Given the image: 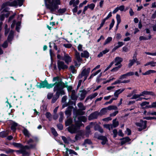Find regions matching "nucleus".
I'll list each match as a JSON object with an SVG mask.
<instances>
[{
  "instance_id": "nucleus-54",
  "label": "nucleus",
  "mask_w": 156,
  "mask_h": 156,
  "mask_svg": "<svg viewBox=\"0 0 156 156\" xmlns=\"http://www.w3.org/2000/svg\"><path fill=\"white\" fill-rule=\"evenodd\" d=\"M7 25H6L5 27V36H6L7 35L9 31V29L7 28Z\"/></svg>"
},
{
  "instance_id": "nucleus-17",
  "label": "nucleus",
  "mask_w": 156,
  "mask_h": 156,
  "mask_svg": "<svg viewBox=\"0 0 156 156\" xmlns=\"http://www.w3.org/2000/svg\"><path fill=\"white\" fill-rule=\"evenodd\" d=\"M125 90V88H123L122 89H120L116 90L114 94V96L115 97V98H117V99L119 95L124 90Z\"/></svg>"
},
{
  "instance_id": "nucleus-2",
  "label": "nucleus",
  "mask_w": 156,
  "mask_h": 156,
  "mask_svg": "<svg viewBox=\"0 0 156 156\" xmlns=\"http://www.w3.org/2000/svg\"><path fill=\"white\" fill-rule=\"evenodd\" d=\"M62 85L58 86V85H56L54 87L53 91L54 92H56L55 96L52 98V103H55L58 98L59 97L60 95H64L65 94V92L63 90L61 89V87H62Z\"/></svg>"
},
{
  "instance_id": "nucleus-32",
  "label": "nucleus",
  "mask_w": 156,
  "mask_h": 156,
  "mask_svg": "<svg viewBox=\"0 0 156 156\" xmlns=\"http://www.w3.org/2000/svg\"><path fill=\"white\" fill-rule=\"evenodd\" d=\"M130 140V139L128 137H126L123 138L121 142L122 144H124L125 143L129 142Z\"/></svg>"
},
{
  "instance_id": "nucleus-61",
  "label": "nucleus",
  "mask_w": 156,
  "mask_h": 156,
  "mask_svg": "<svg viewBox=\"0 0 156 156\" xmlns=\"http://www.w3.org/2000/svg\"><path fill=\"white\" fill-rule=\"evenodd\" d=\"M20 23L19 22H17L16 23V30L18 32L19 31L20 27H19V26H20Z\"/></svg>"
},
{
  "instance_id": "nucleus-40",
  "label": "nucleus",
  "mask_w": 156,
  "mask_h": 156,
  "mask_svg": "<svg viewBox=\"0 0 156 156\" xmlns=\"http://www.w3.org/2000/svg\"><path fill=\"white\" fill-rule=\"evenodd\" d=\"M107 108L108 110H111L112 109L117 110L118 109L117 107L114 105H110L107 107Z\"/></svg>"
},
{
  "instance_id": "nucleus-53",
  "label": "nucleus",
  "mask_w": 156,
  "mask_h": 156,
  "mask_svg": "<svg viewBox=\"0 0 156 156\" xmlns=\"http://www.w3.org/2000/svg\"><path fill=\"white\" fill-rule=\"evenodd\" d=\"M88 7L91 10H93L95 7V5L93 3H91L90 5H88Z\"/></svg>"
},
{
  "instance_id": "nucleus-33",
  "label": "nucleus",
  "mask_w": 156,
  "mask_h": 156,
  "mask_svg": "<svg viewBox=\"0 0 156 156\" xmlns=\"http://www.w3.org/2000/svg\"><path fill=\"white\" fill-rule=\"evenodd\" d=\"M17 126V124L16 123L13 122L11 126V129L13 132L15 131L16 129V127Z\"/></svg>"
},
{
  "instance_id": "nucleus-50",
  "label": "nucleus",
  "mask_w": 156,
  "mask_h": 156,
  "mask_svg": "<svg viewBox=\"0 0 156 156\" xmlns=\"http://www.w3.org/2000/svg\"><path fill=\"white\" fill-rule=\"evenodd\" d=\"M122 66V65H119V66H118L117 67H116L114 68H113V69H112L111 70V71L112 72H113V71H117V70H118Z\"/></svg>"
},
{
  "instance_id": "nucleus-15",
  "label": "nucleus",
  "mask_w": 156,
  "mask_h": 156,
  "mask_svg": "<svg viewBox=\"0 0 156 156\" xmlns=\"http://www.w3.org/2000/svg\"><path fill=\"white\" fill-rule=\"evenodd\" d=\"M133 59H132L129 60V63L128 64V67L129 68L131 67L136 62L137 60L136 58V56L134 55L133 57Z\"/></svg>"
},
{
  "instance_id": "nucleus-13",
  "label": "nucleus",
  "mask_w": 156,
  "mask_h": 156,
  "mask_svg": "<svg viewBox=\"0 0 156 156\" xmlns=\"http://www.w3.org/2000/svg\"><path fill=\"white\" fill-rule=\"evenodd\" d=\"M85 112L82 111L81 110H76L73 113V118L74 119V118H76V117L78 115H82L84 114Z\"/></svg>"
},
{
  "instance_id": "nucleus-45",
  "label": "nucleus",
  "mask_w": 156,
  "mask_h": 156,
  "mask_svg": "<svg viewBox=\"0 0 156 156\" xmlns=\"http://www.w3.org/2000/svg\"><path fill=\"white\" fill-rule=\"evenodd\" d=\"M101 71V69H99L97 71L95 72V73H92L90 76L89 79H91L93 78L94 76L98 74Z\"/></svg>"
},
{
  "instance_id": "nucleus-8",
  "label": "nucleus",
  "mask_w": 156,
  "mask_h": 156,
  "mask_svg": "<svg viewBox=\"0 0 156 156\" xmlns=\"http://www.w3.org/2000/svg\"><path fill=\"white\" fill-rule=\"evenodd\" d=\"M90 68H88L87 69L83 68V69L81 72L82 75H83L84 77V79L83 81H85L87 79V76H88L90 72Z\"/></svg>"
},
{
  "instance_id": "nucleus-5",
  "label": "nucleus",
  "mask_w": 156,
  "mask_h": 156,
  "mask_svg": "<svg viewBox=\"0 0 156 156\" xmlns=\"http://www.w3.org/2000/svg\"><path fill=\"white\" fill-rule=\"evenodd\" d=\"M53 82L56 81L54 84H52L53 85V86L55 87V85H57L58 86H59L62 85L61 89L63 90L64 87L65 86V83L63 82L61 80H60L59 77L58 76L54 77L53 79Z\"/></svg>"
},
{
  "instance_id": "nucleus-59",
  "label": "nucleus",
  "mask_w": 156,
  "mask_h": 156,
  "mask_svg": "<svg viewBox=\"0 0 156 156\" xmlns=\"http://www.w3.org/2000/svg\"><path fill=\"white\" fill-rule=\"evenodd\" d=\"M14 151L12 149H9L5 151V152L6 154H9L12 153L14 152Z\"/></svg>"
},
{
  "instance_id": "nucleus-49",
  "label": "nucleus",
  "mask_w": 156,
  "mask_h": 156,
  "mask_svg": "<svg viewBox=\"0 0 156 156\" xmlns=\"http://www.w3.org/2000/svg\"><path fill=\"white\" fill-rule=\"evenodd\" d=\"M116 18L117 20V26H118L121 22V19L120 15L117 14L116 15Z\"/></svg>"
},
{
  "instance_id": "nucleus-3",
  "label": "nucleus",
  "mask_w": 156,
  "mask_h": 156,
  "mask_svg": "<svg viewBox=\"0 0 156 156\" xmlns=\"http://www.w3.org/2000/svg\"><path fill=\"white\" fill-rule=\"evenodd\" d=\"M74 120L75 124H72L66 128L67 130L71 133H77L80 127L82 125V123L77 121L75 118H74Z\"/></svg>"
},
{
  "instance_id": "nucleus-31",
  "label": "nucleus",
  "mask_w": 156,
  "mask_h": 156,
  "mask_svg": "<svg viewBox=\"0 0 156 156\" xmlns=\"http://www.w3.org/2000/svg\"><path fill=\"white\" fill-rule=\"evenodd\" d=\"M98 95V93H95L94 94L90 95L89 96H88L86 98V100H87L88 99H92L93 98H95Z\"/></svg>"
},
{
  "instance_id": "nucleus-34",
  "label": "nucleus",
  "mask_w": 156,
  "mask_h": 156,
  "mask_svg": "<svg viewBox=\"0 0 156 156\" xmlns=\"http://www.w3.org/2000/svg\"><path fill=\"white\" fill-rule=\"evenodd\" d=\"M112 126V128H115L117 127L119 125V122L116 121V119H115L113 120V124L111 125Z\"/></svg>"
},
{
  "instance_id": "nucleus-42",
  "label": "nucleus",
  "mask_w": 156,
  "mask_h": 156,
  "mask_svg": "<svg viewBox=\"0 0 156 156\" xmlns=\"http://www.w3.org/2000/svg\"><path fill=\"white\" fill-rule=\"evenodd\" d=\"M156 71L154 70H150L146 71L145 73H143V75H149L151 73H155Z\"/></svg>"
},
{
  "instance_id": "nucleus-24",
  "label": "nucleus",
  "mask_w": 156,
  "mask_h": 156,
  "mask_svg": "<svg viewBox=\"0 0 156 156\" xmlns=\"http://www.w3.org/2000/svg\"><path fill=\"white\" fill-rule=\"evenodd\" d=\"M9 131L8 130L5 131H2L0 133V136L2 137H6L9 133Z\"/></svg>"
},
{
  "instance_id": "nucleus-27",
  "label": "nucleus",
  "mask_w": 156,
  "mask_h": 156,
  "mask_svg": "<svg viewBox=\"0 0 156 156\" xmlns=\"http://www.w3.org/2000/svg\"><path fill=\"white\" fill-rule=\"evenodd\" d=\"M81 56L82 57L88 58L89 57V53L87 51H85L81 53Z\"/></svg>"
},
{
  "instance_id": "nucleus-64",
  "label": "nucleus",
  "mask_w": 156,
  "mask_h": 156,
  "mask_svg": "<svg viewBox=\"0 0 156 156\" xmlns=\"http://www.w3.org/2000/svg\"><path fill=\"white\" fill-rule=\"evenodd\" d=\"M64 46L66 48H69L72 47V44H64Z\"/></svg>"
},
{
  "instance_id": "nucleus-30",
  "label": "nucleus",
  "mask_w": 156,
  "mask_h": 156,
  "mask_svg": "<svg viewBox=\"0 0 156 156\" xmlns=\"http://www.w3.org/2000/svg\"><path fill=\"white\" fill-rule=\"evenodd\" d=\"M65 86L64 87V88L66 87L67 88V89L69 93H71L72 92L73 90H73L72 86H67V82L65 83Z\"/></svg>"
},
{
  "instance_id": "nucleus-19",
  "label": "nucleus",
  "mask_w": 156,
  "mask_h": 156,
  "mask_svg": "<svg viewBox=\"0 0 156 156\" xmlns=\"http://www.w3.org/2000/svg\"><path fill=\"white\" fill-rule=\"evenodd\" d=\"M123 61V59L119 57H116L115 59L114 62L116 63L115 66H117L120 64L121 62Z\"/></svg>"
},
{
  "instance_id": "nucleus-28",
  "label": "nucleus",
  "mask_w": 156,
  "mask_h": 156,
  "mask_svg": "<svg viewBox=\"0 0 156 156\" xmlns=\"http://www.w3.org/2000/svg\"><path fill=\"white\" fill-rule=\"evenodd\" d=\"M66 151H67V152L69 151V154H70L72 156L73 154L75 155H77L78 154L76 152L72 150L69 149L67 148H66Z\"/></svg>"
},
{
  "instance_id": "nucleus-10",
  "label": "nucleus",
  "mask_w": 156,
  "mask_h": 156,
  "mask_svg": "<svg viewBox=\"0 0 156 156\" xmlns=\"http://www.w3.org/2000/svg\"><path fill=\"white\" fill-rule=\"evenodd\" d=\"M62 59L64 60L65 62L67 64H68L72 61L71 58L68 54L66 53H64V55L62 58Z\"/></svg>"
},
{
  "instance_id": "nucleus-58",
  "label": "nucleus",
  "mask_w": 156,
  "mask_h": 156,
  "mask_svg": "<svg viewBox=\"0 0 156 156\" xmlns=\"http://www.w3.org/2000/svg\"><path fill=\"white\" fill-rule=\"evenodd\" d=\"M140 94L141 96H144L145 95H149V91H144Z\"/></svg>"
},
{
  "instance_id": "nucleus-52",
  "label": "nucleus",
  "mask_w": 156,
  "mask_h": 156,
  "mask_svg": "<svg viewBox=\"0 0 156 156\" xmlns=\"http://www.w3.org/2000/svg\"><path fill=\"white\" fill-rule=\"evenodd\" d=\"M117 100V98H112L109 101L106 102L105 105H107L108 104H111L113 100Z\"/></svg>"
},
{
  "instance_id": "nucleus-56",
  "label": "nucleus",
  "mask_w": 156,
  "mask_h": 156,
  "mask_svg": "<svg viewBox=\"0 0 156 156\" xmlns=\"http://www.w3.org/2000/svg\"><path fill=\"white\" fill-rule=\"evenodd\" d=\"M148 107L150 108L156 107V101L153 102L151 105H149Z\"/></svg>"
},
{
  "instance_id": "nucleus-43",
  "label": "nucleus",
  "mask_w": 156,
  "mask_h": 156,
  "mask_svg": "<svg viewBox=\"0 0 156 156\" xmlns=\"http://www.w3.org/2000/svg\"><path fill=\"white\" fill-rule=\"evenodd\" d=\"M60 117L59 119V121L60 122H61L63 119L64 114L62 112H60L59 113Z\"/></svg>"
},
{
  "instance_id": "nucleus-18",
  "label": "nucleus",
  "mask_w": 156,
  "mask_h": 156,
  "mask_svg": "<svg viewBox=\"0 0 156 156\" xmlns=\"http://www.w3.org/2000/svg\"><path fill=\"white\" fill-rule=\"evenodd\" d=\"M98 138L102 141L101 143L103 145L105 144L107 141V139L105 136H99L98 137Z\"/></svg>"
},
{
  "instance_id": "nucleus-44",
  "label": "nucleus",
  "mask_w": 156,
  "mask_h": 156,
  "mask_svg": "<svg viewBox=\"0 0 156 156\" xmlns=\"http://www.w3.org/2000/svg\"><path fill=\"white\" fill-rule=\"evenodd\" d=\"M69 69L73 73H75L76 72V70L75 69V67L73 66H70Z\"/></svg>"
},
{
  "instance_id": "nucleus-51",
  "label": "nucleus",
  "mask_w": 156,
  "mask_h": 156,
  "mask_svg": "<svg viewBox=\"0 0 156 156\" xmlns=\"http://www.w3.org/2000/svg\"><path fill=\"white\" fill-rule=\"evenodd\" d=\"M66 11V9L65 8L60 9L58 10V12L59 13L62 14L65 12Z\"/></svg>"
},
{
  "instance_id": "nucleus-1",
  "label": "nucleus",
  "mask_w": 156,
  "mask_h": 156,
  "mask_svg": "<svg viewBox=\"0 0 156 156\" xmlns=\"http://www.w3.org/2000/svg\"><path fill=\"white\" fill-rule=\"evenodd\" d=\"M46 8L53 13L59 8L58 5L61 4L60 0H44Z\"/></svg>"
},
{
  "instance_id": "nucleus-25",
  "label": "nucleus",
  "mask_w": 156,
  "mask_h": 156,
  "mask_svg": "<svg viewBox=\"0 0 156 156\" xmlns=\"http://www.w3.org/2000/svg\"><path fill=\"white\" fill-rule=\"evenodd\" d=\"M14 32L11 30L10 32V33L8 36L7 40L9 41H11L13 37Z\"/></svg>"
},
{
  "instance_id": "nucleus-29",
  "label": "nucleus",
  "mask_w": 156,
  "mask_h": 156,
  "mask_svg": "<svg viewBox=\"0 0 156 156\" xmlns=\"http://www.w3.org/2000/svg\"><path fill=\"white\" fill-rule=\"evenodd\" d=\"M73 122V120L72 118H69L65 122V125L66 126L71 125Z\"/></svg>"
},
{
  "instance_id": "nucleus-60",
  "label": "nucleus",
  "mask_w": 156,
  "mask_h": 156,
  "mask_svg": "<svg viewBox=\"0 0 156 156\" xmlns=\"http://www.w3.org/2000/svg\"><path fill=\"white\" fill-rule=\"evenodd\" d=\"M104 127L106 128H107L109 130L110 129V128H112V126L109 125H105L104 126Z\"/></svg>"
},
{
  "instance_id": "nucleus-47",
  "label": "nucleus",
  "mask_w": 156,
  "mask_h": 156,
  "mask_svg": "<svg viewBox=\"0 0 156 156\" xmlns=\"http://www.w3.org/2000/svg\"><path fill=\"white\" fill-rule=\"evenodd\" d=\"M51 132L55 136H57L58 135L55 129L53 127L51 128Z\"/></svg>"
},
{
  "instance_id": "nucleus-21",
  "label": "nucleus",
  "mask_w": 156,
  "mask_h": 156,
  "mask_svg": "<svg viewBox=\"0 0 156 156\" xmlns=\"http://www.w3.org/2000/svg\"><path fill=\"white\" fill-rule=\"evenodd\" d=\"M87 120V118L85 116H80L78 118V120L77 121L80 122L81 123L82 121L83 122H86Z\"/></svg>"
},
{
  "instance_id": "nucleus-37",
  "label": "nucleus",
  "mask_w": 156,
  "mask_h": 156,
  "mask_svg": "<svg viewBox=\"0 0 156 156\" xmlns=\"http://www.w3.org/2000/svg\"><path fill=\"white\" fill-rule=\"evenodd\" d=\"M108 109L107 107L102 109L100 112V113L101 115H103L107 112Z\"/></svg>"
},
{
  "instance_id": "nucleus-35",
  "label": "nucleus",
  "mask_w": 156,
  "mask_h": 156,
  "mask_svg": "<svg viewBox=\"0 0 156 156\" xmlns=\"http://www.w3.org/2000/svg\"><path fill=\"white\" fill-rule=\"evenodd\" d=\"M12 144L15 147L18 148H21V149L24 147H23L22 145L20 143H13Z\"/></svg>"
},
{
  "instance_id": "nucleus-12",
  "label": "nucleus",
  "mask_w": 156,
  "mask_h": 156,
  "mask_svg": "<svg viewBox=\"0 0 156 156\" xmlns=\"http://www.w3.org/2000/svg\"><path fill=\"white\" fill-rule=\"evenodd\" d=\"M147 122V121H143V120H141L140 123H137V125L140 127L142 129H144L146 128Z\"/></svg>"
},
{
  "instance_id": "nucleus-7",
  "label": "nucleus",
  "mask_w": 156,
  "mask_h": 156,
  "mask_svg": "<svg viewBox=\"0 0 156 156\" xmlns=\"http://www.w3.org/2000/svg\"><path fill=\"white\" fill-rule=\"evenodd\" d=\"M40 88L46 87L47 88L49 89L52 87H53V85L52 84H48L46 80L40 83L38 85Z\"/></svg>"
},
{
  "instance_id": "nucleus-57",
  "label": "nucleus",
  "mask_w": 156,
  "mask_h": 156,
  "mask_svg": "<svg viewBox=\"0 0 156 156\" xmlns=\"http://www.w3.org/2000/svg\"><path fill=\"white\" fill-rule=\"evenodd\" d=\"M8 46V44L7 41H5L2 45V46L4 48H6Z\"/></svg>"
},
{
  "instance_id": "nucleus-39",
  "label": "nucleus",
  "mask_w": 156,
  "mask_h": 156,
  "mask_svg": "<svg viewBox=\"0 0 156 156\" xmlns=\"http://www.w3.org/2000/svg\"><path fill=\"white\" fill-rule=\"evenodd\" d=\"M78 107L80 108V109L82 110H85L86 109V107L84 106L83 104L81 103H80L78 104Z\"/></svg>"
},
{
  "instance_id": "nucleus-62",
  "label": "nucleus",
  "mask_w": 156,
  "mask_h": 156,
  "mask_svg": "<svg viewBox=\"0 0 156 156\" xmlns=\"http://www.w3.org/2000/svg\"><path fill=\"white\" fill-rule=\"evenodd\" d=\"M118 10H120L121 11H123L124 9V5H121L119 7H117Z\"/></svg>"
},
{
  "instance_id": "nucleus-9",
  "label": "nucleus",
  "mask_w": 156,
  "mask_h": 156,
  "mask_svg": "<svg viewBox=\"0 0 156 156\" xmlns=\"http://www.w3.org/2000/svg\"><path fill=\"white\" fill-rule=\"evenodd\" d=\"M57 65L58 69L59 70L61 69H67L68 68V66L65 64L64 62L59 60L58 61Z\"/></svg>"
},
{
  "instance_id": "nucleus-46",
  "label": "nucleus",
  "mask_w": 156,
  "mask_h": 156,
  "mask_svg": "<svg viewBox=\"0 0 156 156\" xmlns=\"http://www.w3.org/2000/svg\"><path fill=\"white\" fill-rule=\"evenodd\" d=\"M141 96V94H135L133 95V97L131 98V99H136L139 98Z\"/></svg>"
},
{
  "instance_id": "nucleus-48",
  "label": "nucleus",
  "mask_w": 156,
  "mask_h": 156,
  "mask_svg": "<svg viewBox=\"0 0 156 156\" xmlns=\"http://www.w3.org/2000/svg\"><path fill=\"white\" fill-rule=\"evenodd\" d=\"M91 144V140L89 139H87L84 140V142L83 144V145H84L87 144Z\"/></svg>"
},
{
  "instance_id": "nucleus-6",
  "label": "nucleus",
  "mask_w": 156,
  "mask_h": 156,
  "mask_svg": "<svg viewBox=\"0 0 156 156\" xmlns=\"http://www.w3.org/2000/svg\"><path fill=\"white\" fill-rule=\"evenodd\" d=\"M35 147V145L34 144H30V145L29 146H26L20 150L17 151L16 152H20L24 156H27L29 155V153L25 151V149H29L30 148H34Z\"/></svg>"
},
{
  "instance_id": "nucleus-26",
  "label": "nucleus",
  "mask_w": 156,
  "mask_h": 156,
  "mask_svg": "<svg viewBox=\"0 0 156 156\" xmlns=\"http://www.w3.org/2000/svg\"><path fill=\"white\" fill-rule=\"evenodd\" d=\"M71 93V98L72 100H75L77 99V97L76 95V92L75 90L72 91Z\"/></svg>"
},
{
  "instance_id": "nucleus-22",
  "label": "nucleus",
  "mask_w": 156,
  "mask_h": 156,
  "mask_svg": "<svg viewBox=\"0 0 156 156\" xmlns=\"http://www.w3.org/2000/svg\"><path fill=\"white\" fill-rule=\"evenodd\" d=\"M75 57L76 60L79 62H81L82 61V59L80 58V53L76 51L75 54Z\"/></svg>"
},
{
  "instance_id": "nucleus-20",
  "label": "nucleus",
  "mask_w": 156,
  "mask_h": 156,
  "mask_svg": "<svg viewBox=\"0 0 156 156\" xmlns=\"http://www.w3.org/2000/svg\"><path fill=\"white\" fill-rule=\"evenodd\" d=\"M79 0H71L69 2V5H73V6H77V5L79 4Z\"/></svg>"
},
{
  "instance_id": "nucleus-16",
  "label": "nucleus",
  "mask_w": 156,
  "mask_h": 156,
  "mask_svg": "<svg viewBox=\"0 0 156 156\" xmlns=\"http://www.w3.org/2000/svg\"><path fill=\"white\" fill-rule=\"evenodd\" d=\"M9 8H6L4 9L2 12L6 17H8L10 15V12L9 11Z\"/></svg>"
},
{
  "instance_id": "nucleus-38",
  "label": "nucleus",
  "mask_w": 156,
  "mask_h": 156,
  "mask_svg": "<svg viewBox=\"0 0 156 156\" xmlns=\"http://www.w3.org/2000/svg\"><path fill=\"white\" fill-rule=\"evenodd\" d=\"M112 37H109L105 40L104 44V45L107 44L109 43L112 40Z\"/></svg>"
},
{
  "instance_id": "nucleus-11",
  "label": "nucleus",
  "mask_w": 156,
  "mask_h": 156,
  "mask_svg": "<svg viewBox=\"0 0 156 156\" xmlns=\"http://www.w3.org/2000/svg\"><path fill=\"white\" fill-rule=\"evenodd\" d=\"M99 114V112L97 111H95L93 112L89 116L88 118V120H91L93 119H97Z\"/></svg>"
},
{
  "instance_id": "nucleus-63",
  "label": "nucleus",
  "mask_w": 156,
  "mask_h": 156,
  "mask_svg": "<svg viewBox=\"0 0 156 156\" xmlns=\"http://www.w3.org/2000/svg\"><path fill=\"white\" fill-rule=\"evenodd\" d=\"M112 16V12H110L108 15L104 19V20L106 21V20H107L108 19H109V18L111 17Z\"/></svg>"
},
{
  "instance_id": "nucleus-4",
  "label": "nucleus",
  "mask_w": 156,
  "mask_h": 156,
  "mask_svg": "<svg viewBox=\"0 0 156 156\" xmlns=\"http://www.w3.org/2000/svg\"><path fill=\"white\" fill-rule=\"evenodd\" d=\"M23 0H17L14 1L12 2H7L4 3L1 6V9L6 8L7 6H14L19 5L21 6L23 2Z\"/></svg>"
},
{
  "instance_id": "nucleus-14",
  "label": "nucleus",
  "mask_w": 156,
  "mask_h": 156,
  "mask_svg": "<svg viewBox=\"0 0 156 156\" xmlns=\"http://www.w3.org/2000/svg\"><path fill=\"white\" fill-rule=\"evenodd\" d=\"M72 107L71 106H69L65 111V113L67 117L70 116L71 115Z\"/></svg>"
},
{
  "instance_id": "nucleus-41",
  "label": "nucleus",
  "mask_w": 156,
  "mask_h": 156,
  "mask_svg": "<svg viewBox=\"0 0 156 156\" xmlns=\"http://www.w3.org/2000/svg\"><path fill=\"white\" fill-rule=\"evenodd\" d=\"M45 116L48 119L49 121H51V115L50 112H47L45 114Z\"/></svg>"
},
{
  "instance_id": "nucleus-55",
  "label": "nucleus",
  "mask_w": 156,
  "mask_h": 156,
  "mask_svg": "<svg viewBox=\"0 0 156 156\" xmlns=\"http://www.w3.org/2000/svg\"><path fill=\"white\" fill-rule=\"evenodd\" d=\"M115 23V21L114 19H112V21L110 25V27L109 28V30H111L112 28L113 27L114 24Z\"/></svg>"
},
{
  "instance_id": "nucleus-23",
  "label": "nucleus",
  "mask_w": 156,
  "mask_h": 156,
  "mask_svg": "<svg viewBox=\"0 0 156 156\" xmlns=\"http://www.w3.org/2000/svg\"><path fill=\"white\" fill-rule=\"evenodd\" d=\"M23 132L26 136L29 137L30 136V134L29 131L26 129L24 128L23 130Z\"/></svg>"
},
{
  "instance_id": "nucleus-36",
  "label": "nucleus",
  "mask_w": 156,
  "mask_h": 156,
  "mask_svg": "<svg viewBox=\"0 0 156 156\" xmlns=\"http://www.w3.org/2000/svg\"><path fill=\"white\" fill-rule=\"evenodd\" d=\"M80 96L81 99H83L85 98L86 94H87V92L86 90H83L81 91Z\"/></svg>"
}]
</instances>
